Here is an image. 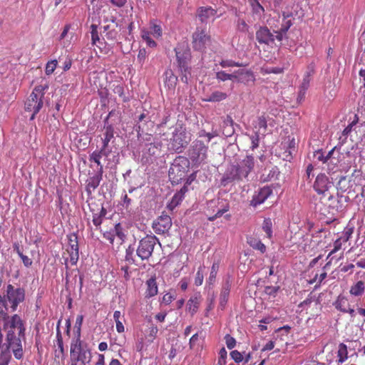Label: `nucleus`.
I'll return each instance as SVG.
<instances>
[{"mask_svg":"<svg viewBox=\"0 0 365 365\" xmlns=\"http://www.w3.org/2000/svg\"><path fill=\"white\" fill-rule=\"evenodd\" d=\"M112 112H110L108 114V116L105 120V133H104V138L103 140V147L101 148L104 150L107 148L108 146V143L110 141V140L113 138L114 135V130L111 125H109L108 123V118L111 115Z\"/></svg>","mask_w":365,"mask_h":365,"instance_id":"nucleus-23","label":"nucleus"},{"mask_svg":"<svg viewBox=\"0 0 365 365\" xmlns=\"http://www.w3.org/2000/svg\"><path fill=\"white\" fill-rule=\"evenodd\" d=\"M176 57L178 63V66L182 73L181 80L185 83H188L190 77V68L187 63V54H182L180 51L175 49Z\"/></svg>","mask_w":365,"mask_h":365,"instance_id":"nucleus-12","label":"nucleus"},{"mask_svg":"<svg viewBox=\"0 0 365 365\" xmlns=\"http://www.w3.org/2000/svg\"><path fill=\"white\" fill-rule=\"evenodd\" d=\"M255 81V76L250 71L238 69L235 71V82L247 83Z\"/></svg>","mask_w":365,"mask_h":365,"instance_id":"nucleus-20","label":"nucleus"},{"mask_svg":"<svg viewBox=\"0 0 365 365\" xmlns=\"http://www.w3.org/2000/svg\"><path fill=\"white\" fill-rule=\"evenodd\" d=\"M150 34L153 35L155 38H159L162 36L161 26L156 24L155 21H152L150 25Z\"/></svg>","mask_w":365,"mask_h":365,"instance_id":"nucleus-39","label":"nucleus"},{"mask_svg":"<svg viewBox=\"0 0 365 365\" xmlns=\"http://www.w3.org/2000/svg\"><path fill=\"white\" fill-rule=\"evenodd\" d=\"M309 82H310L309 76L307 75L303 78V81L301 83L299 88L307 91L309 86Z\"/></svg>","mask_w":365,"mask_h":365,"instance_id":"nucleus-61","label":"nucleus"},{"mask_svg":"<svg viewBox=\"0 0 365 365\" xmlns=\"http://www.w3.org/2000/svg\"><path fill=\"white\" fill-rule=\"evenodd\" d=\"M227 352L226 349L222 347L219 351V358L217 364L219 365H225L226 364Z\"/></svg>","mask_w":365,"mask_h":365,"instance_id":"nucleus-49","label":"nucleus"},{"mask_svg":"<svg viewBox=\"0 0 365 365\" xmlns=\"http://www.w3.org/2000/svg\"><path fill=\"white\" fill-rule=\"evenodd\" d=\"M25 289L7 284L2 294H0V312L11 309L12 312L17 310L18 306L25 300Z\"/></svg>","mask_w":365,"mask_h":365,"instance_id":"nucleus-2","label":"nucleus"},{"mask_svg":"<svg viewBox=\"0 0 365 365\" xmlns=\"http://www.w3.org/2000/svg\"><path fill=\"white\" fill-rule=\"evenodd\" d=\"M91 29L92 44L96 46L99 48H101V46L103 45V40L100 38L98 36L97 26L92 24Z\"/></svg>","mask_w":365,"mask_h":365,"instance_id":"nucleus-30","label":"nucleus"},{"mask_svg":"<svg viewBox=\"0 0 365 365\" xmlns=\"http://www.w3.org/2000/svg\"><path fill=\"white\" fill-rule=\"evenodd\" d=\"M101 180L102 178L100 176L94 175L90 178L87 181L86 192L91 195L98 187Z\"/></svg>","mask_w":365,"mask_h":365,"instance_id":"nucleus-24","label":"nucleus"},{"mask_svg":"<svg viewBox=\"0 0 365 365\" xmlns=\"http://www.w3.org/2000/svg\"><path fill=\"white\" fill-rule=\"evenodd\" d=\"M71 365H86L91 361L92 355L87 345L71 344Z\"/></svg>","mask_w":365,"mask_h":365,"instance_id":"nucleus-5","label":"nucleus"},{"mask_svg":"<svg viewBox=\"0 0 365 365\" xmlns=\"http://www.w3.org/2000/svg\"><path fill=\"white\" fill-rule=\"evenodd\" d=\"M108 153L106 152V150H104L103 149H101L100 150H96L94 152H93L91 155H90V161H93L94 163H96L98 165L101 164V158H102V156L105 155V156H108Z\"/></svg>","mask_w":365,"mask_h":365,"instance_id":"nucleus-35","label":"nucleus"},{"mask_svg":"<svg viewBox=\"0 0 365 365\" xmlns=\"http://www.w3.org/2000/svg\"><path fill=\"white\" fill-rule=\"evenodd\" d=\"M45 90L46 87L42 85L36 86L25 102L26 110L32 112L31 120L34 119L36 114L39 112L43 106Z\"/></svg>","mask_w":365,"mask_h":365,"instance_id":"nucleus-4","label":"nucleus"},{"mask_svg":"<svg viewBox=\"0 0 365 365\" xmlns=\"http://www.w3.org/2000/svg\"><path fill=\"white\" fill-rule=\"evenodd\" d=\"M225 343H226L227 347L229 349H233L235 346V345H236V340H235V338H233L232 336H231L229 334H227L225 336Z\"/></svg>","mask_w":365,"mask_h":365,"instance_id":"nucleus-51","label":"nucleus"},{"mask_svg":"<svg viewBox=\"0 0 365 365\" xmlns=\"http://www.w3.org/2000/svg\"><path fill=\"white\" fill-rule=\"evenodd\" d=\"M158 239L154 235H147L142 238L136 249V255L142 260H148L152 255Z\"/></svg>","mask_w":365,"mask_h":365,"instance_id":"nucleus-7","label":"nucleus"},{"mask_svg":"<svg viewBox=\"0 0 365 365\" xmlns=\"http://www.w3.org/2000/svg\"><path fill=\"white\" fill-rule=\"evenodd\" d=\"M189 168V160L183 156L177 157L169 169V178L173 183L178 184L183 180Z\"/></svg>","mask_w":365,"mask_h":365,"instance_id":"nucleus-3","label":"nucleus"},{"mask_svg":"<svg viewBox=\"0 0 365 365\" xmlns=\"http://www.w3.org/2000/svg\"><path fill=\"white\" fill-rule=\"evenodd\" d=\"M230 356L236 363H240L244 359L242 354L237 350L232 351Z\"/></svg>","mask_w":365,"mask_h":365,"instance_id":"nucleus-50","label":"nucleus"},{"mask_svg":"<svg viewBox=\"0 0 365 365\" xmlns=\"http://www.w3.org/2000/svg\"><path fill=\"white\" fill-rule=\"evenodd\" d=\"M219 268V262H215L211 267L210 273L206 282L207 284H209V285H212L215 283Z\"/></svg>","mask_w":365,"mask_h":365,"instance_id":"nucleus-33","label":"nucleus"},{"mask_svg":"<svg viewBox=\"0 0 365 365\" xmlns=\"http://www.w3.org/2000/svg\"><path fill=\"white\" fill-rule=\"evenodd\" d=\"M19 256L21 259L23 264L26 267H29L32 265L33 261L28 256L24 255L23 253L20 254Z\"/></svg>","mask_w":365,"mask_h":365,"instance_id":"nucleus-56","label":"nucleus"},{"mask_svg":"<svg viewBox=\"0 0 365 365\" xmlns=\"http://www.w3.org/2000/svg\"><path fill=\"white\" fill-rule=\"evenodd\" d=\"M172 226V220L170 216L167 215L160 216L153 223V229L158 235L167 232Z\"/></svg>","mask_w":365,"mask_h":365,"instance_id":"nucleus-13","label":"nucleus"},{"mask_svg":"<svg viewBox=\"0 0 365 365\" xmlns=\"http://www.w3.org/2000/svg\"><path fill=\"white\" fill-rule=\"evenodd\" d=\"M0 330L6 333V341L10 345L20 349L22 340L25 339L26 327L25 322L17 314L9 315L6 312H0Z\"/></svg>","mask_w":365,"mask_h":365,"instance_id":"nucleus-1","label":"nucleus"},{"mask_svg":"<svg viewBox=\"0 0 365 365\" xmlns=\"http://www.w3.org/2000/svg\"><path fill=\"white\" fill-rule=\"evenodd\" d=\"M210 41V38L204 30L197 31L192 35V44L196 50L203 49Z\"/></svg>","mask_w":365,"mask_h":365,"instance_id":"nucleus-15","label":"nucleus"},{"mask_svg":"<svg viewBox=\"0 0 365 365\" xmlns=\"http://www.w3.org/2000/svg\"><path fill=\"white\" fill-rule=\"evenodd\" d=\"M141 37L146 42L147 45L150 47H155L157 43L155 41H153L151 37L150 32L147 30H142L141 31Z\"/></svg>","mask_w":365,"mask_h":365,"instance_id":"nucleus-41","label":"nucleus"},{"mask_svg":"<svg viewBox=\"0 0 365 365\" xmlns=\"http://www.w3.org/2000/svg\"><path fill=\"white\" fill-rule=\"evenodd\" d=\"M16 349L11 346L9 342L3 343V334L0 330V362L9 364L11 359V351L16 359H22L24 356L22 344H20L19 350L16 351Z\"/></svg>","mask_w":365,"mask_h":365,"instance_id":"nucleus-8","label":"nucleus"},{"mask_svg":"<svg viewBox=\"0 0 365 365\" xmlns=\"http://www.w3.org/2000/svg\"><path fill=\"white\" fill-rule=\"evenodd\" d=\"M227 95L222 91H216L207 96L204 101L207 102H219L225 100Z\"/></svg>","mask_w":365,"mask_h":365,"instance_id":"nucleus-32","label":"nucleus"},{"mask_svg":"<svg viewBox=\"0 0 365 365\" xmlns=\"http://www.w3.org/2000/svg\"><path fill=\"white\" fill-rule=\"evenodd\" d=\"M352 232H353V230L351 228H347L344 231L343 236L341 237L339 239H341L344 242H347L349 240V239L350 238Z\"/></svg>","mask_w":365,"mask_h":365,"instance_id":"nucleus-60","label":"nucleus"},{"mask_svg":"<svg viewBox=\"0 0 365 365\" xmlns=\"http://www.w3.org/2000/svg\"><path fill=\"white\" fill-rule=\"evenodd\" d=\"M111 231L114 232L115 237L117 236L121 240L124 239L125 234L120 223L116 224Z\"/></svg>","mask_w":365,"mask_h":365,"instance_id":"nucleus-46","label":"nucleus"},{"mask_svg":"<svg viewBox=\"0 0 365 365\" xmlns=\"http://www.w3.org/2000/svg\"><path fill=\"white\" fill-rule=\"evenodd\" d=\"M57 66V61L53 60L48 61L46 63L45 72L47 75H50L53 73L54 70L56 69Z\"/></svg>","mask_w":365,"mask_h":365,"instance_id":"nucleus-48","label":"nucleus"},{"mask_svg":"<svg viewBox=\"0 0 365 365\" xmlns=\"http://www.w3.org/2000/svg\"><path fill=\"white\" fill-rule=\"evenodd\" d=\"M365 292V282L360 280L353 284L349 290L351 295L354 297L361 296Z\"/></svg>","mask_w":365,"mask_h":365,"instance_id":"nucleus-26","label":"nucleus"},{"mask_svg":"<svg viewBox=\"0 0 365 365\" xmlns=\"http://www.w3.org/2000/svg\"><path fill=\"white\" fill-rule=\"evenodd\" d=\"M218 200H212L208 202L207 215L210 221H213L215 219L221 217L225 212L228 210L227 205H220Z\"/></svg>","mask_w":365,"mask_h":365,"instance_id":"nucleus-11","label":"nucleus"},{"mask_svg":"<svg viewBox=\"0 0 365 365\" xmlns=\"http://www.w3.org/2000/svg\"><path fill=\"white\" fill-rule=\"evenodd\" d=\"M254 128L256 130L255 133H259L260 130L262 128L266 130L267 128V120L264 116L262 115L258 117L255 120L253 121Z\"/></svg>","mask_w":365,"mask_h":365,"instance_id":"nucleus-34","label":"nucleus"},{"mask_svg":"<svg viewBox=\"0 0 365 365\" xmlns=\"http://www.w3.org/2000/svg\"><path fill=\"white\" fill-rule=\"evenodd\" d=\"M327 277V272H323L319 275L318 274H316L314 277L310 280L309 283L313 284L314 282H317L319 284H321L322 282Z\"/></svg>","mask_w":365,"mask_h":365,"instance_id":"nucleus-54","label":"nucleus"},{"mask_svg":"<svg viewBox=\"0 0 365 365\" xmlns=\"http://www.w3.org/2000/svg\"><path fill=\"white\" fill-rule=\"evenodd\" d=\"M106 214V210L102 207L101 212L99 213H95L93 215V223L95 226L99 227L103 222V218L105 217Z\"/></svg>","mask_w":365,"mask_h":365,"instance_id":"nucleus-40","label":"nucleus"},{"mask_svg":"<svg viewBox=\"0 0 365 365\" xmlns=\"http://www.w3.org/2000/svg\"><path fill=\"white\" fill-rule=\"evenodd\" d=\"M199 304L200 301L197 297H192L188 300L187 307L192 315L197 312Z\"/></svg>","mask_w":365,"mask_h":365,"instance_id":"nucleus-36","label":"nucleus"},{"mask_svg":"<svg viewBox=\"0 0 365 365\" xmlns=\"http://www.w3.org/2000/svg\"><path fill=\"white\" fill-rule=\"evenodd\" d=\"M254 165V158L252 155H247L237 165L244 177L247 178L252 170Z\"/></svg>","mask_w":365,"mask_h":365,"instance_id":"nucleus-22","label":"nucleus"},{"mask_svg":"<svg viewBox=\"0 0 365 365\" xmlns=\"http://www.w3.org/2000/svg\"><path fill=\"white\" fill-rule=\"evenodd\" d=\"M216 78L220 81L230 80L235 83V71L232 73H227L224 71H217L216 73Z\"/></svg>","mask_w":365,"mask_h":365,"instance_id":"nucleus-37","label":"nucleus"},{"mask_svg":"<svg viewBox=\"0 0 365 365\" xmlns=\"http://www.w3.org/2000/svg\"><path fill=\"white\" fill-rule=\"evenodd\" d=\"M247 243L253 249L259 250L262 253H264L266 251V246L259 239L249 237L247 238Z\"/></svg>","mask_w":365,"mask_h":365,"instance_id":"nucleus-31","label":"nucleus"},{"mask_svg":"<svg viewBox=\"0 0 365 365\" xmlns=\"http://www.w3.org/2000/svg\"><path fill=\"white\" fill-rule=\"evenodd\" d=\"M341 247V239H337L334 243V249L332 250V251L329 254V257L331 255H332L333 253H335L336 252L339 251Z\"/></svg>","mask_w":365,"mask_h":365,"instance_id":"nucleus-63","label":"nucleus"},{"mask_svg":"<svg viewBox=\"0 0 365 365\" xmlns=\"http://www.w3.org/2000/svg\"><path fill=\"white\" fill-rule=\"evenodd\" d=\"M244 178L245 177L242 174L239 166L232 165L227 168V171L225 172L222 178V182L225 184H226L235 180H240Z\"/></svg>","mask_w":365,"mask_h":365,"instance_id":"nucleus-17","label":"nucleus"},{"mask_svg":"<svg viewBox=\"0 0 365 365\" xmlns=\"http://www.w3.org/2000/svg\"><path fill=\"white\" fill-rule=\"evenodd\" d=\"M314 157L319 160L322 161L323 163L326 164L327 162V155L324 156L322 150H317L315 154Z\"/></svg>","mask_w":365,"mask_h":365,"instance_id":"nucleus-64","label":"nucleus"},{"mask_svg":"<svg viewBox=\"0 0 365 365\" xmlns=\"http://www.w3.org/2000/svg\"><path fill=\"white\" fill-rule=\"evenodd\" d=\"M272 195V189L269 186H264L255 192L250 201V205L256 207L262 204L270 195Z\"/></svg>","mask_w":365,"mask_h":365,"instance_id":"nucleus-16","label":"nucleus"},{"mask_svg":"<svg viewBox=\"0 0 365 365\" xmlns=\"http://www.w3.org/2000/svg\"><path fill=\"white\" fill-rule=\"evenodd\" d=\"M348 359V350L347 346L344 343L339 344L337 350V360L338 364H343Z\"/></svg>","mask_w":365,"mask_h":365,"instance_id":"nucleus-25","label":"nucleus"},{"mask_svg":"<svg viewBox=\"0 0 365 365\" xmlns=\"http://www.w3.org/2000/svg\"><path fill=\"white\" fill-rule=\"evenodd\" d=\"M103 237L108 240L110 243L113 244L115 239V234L110 230V231L103 233Z\"/></svg>","mask_w":365,"mask_h":365,"instance_id":"nucleus-62","label":"nucleus"},{"mask_svg":"<svg viewBox=\"0 0 365 365\" xmlns=\"http://www.w3.org/2000/svg\"><path fill=\"white\" fill-rule=\"evenodd\" d=\"M208 147L201 140H195L189 149V157L195 165H200L205 162Z\"/></svg>","mask_w":365,"mask_h":365,"instance_id":"nucleus-9","label":"nucleus"},{"mask_svg":"<svg viewBox=\"0 0 365 365\" xmlns=\"http://www.w3.org/2000/svg\"><path fill=\"white\" fill-rule=\"evenodd\" d=\"M75 329V334L76 336L72 339L71 344H82V341L81 340V327H74Z\"/></svg>","mask_w":365,"mask_h":365,"instance_id":"nucleus-57","label":"nucleus"},{"mask_svg":"<svg viewBox=\"0 0 365 365\" xmlns=\"http://www.w3.org/2000/svg\"><path fill=\"white\" fill-rule=\"evenodd\" d=\"M204 279V274H203V267H200L198 268L195 277V284L196 286H200Z\"/></svg>","mask_w":365,"mask_h":365,"instance_id":"nucleus-44","label":"nucleus"},{"mask_svg":"<svg viewBox=\"0 0 365 365\" xmlns=\"http://www.w3.org/2000/svg\"><path fill=\"white\" fill-rule=\"evenodd\" d=\"M272 226L273 223L270 218H265L262 224V230L266 233L268 238L272 237Z\"/></svg>","mask_w":365,"mask_h":365,"instance_id":"nucleus-38","label":"nucleus"},{"mask_svg":"<svg viewBox=\"0 0 365 365\" xmlns=\"http://www.w3.org/2000/svg\"><path fill=\"white\" fill-rule=\"evenodd\" d=\"M250 4L255 14L260 15L264 12V9L263 6L257 0H251Z\"/></svg>","mask_w":365,"mask_h":365,"instance_id":"nucleus-43","label":"nucleus"},{"mask_svg":"<svg viewBox=\"0 0 365 365\" xmlns=\"http://www.w3.org/2000/svg\"><path fill=\"white\" fill-rule=\"evenodd\" d=\"M133 252H134V247H132L131 246H129L125 252V259L130 264H132L135 262V260L133 258Z\"/></svg>","mask_w":365,"mask_h":365,"instance_id":"nucleus-45","label":"nucleus"},{"mask_svg":"<svg viewBox=\"0 0 365 365\" xmlns=\"http://www.w3.org/2000/svg\"><path fill=\"white\" fill-rule=\"evenodd\" d=\"M66 251L69 255L71 264L75 265L79 258L78 245H68Z\"/></svg>","mask_w":365,"mask_h":365,"instance_id":"nucleus-27","label":"nucleus"},{"mask_svg":"<svg viewBox=\"0 0 365 365\" xmlns=\"http://www.w3.org/2000/svg\"><path fill=\"white\" fill-rule=\"evenodd\" d=\"M158 329L155 326H152L150 327L149 330V334L148 336V340L150 342H153L154 339L156 337V335L158 334Z\"/></svg>","mask_w":365,"mask_h":365,"instance_id":"nucleus-53","label":"nucleus"},{"mask_svg":"<svg viewBox=\"0 0 365 365\" xmlns=\"http://www.w3.org/2000/svg\"><path fill=\"white\" fill-rule=\"evenodd\" d=\"M146 297H152L158 294V286L155 279L151 278L147 281Z\"/></svg>","mask_w":365,"mask_h":365,"instance_id":"nucleus-29","label":"nucleus"},{"mask_svg":"<svg viewBox=\"0 0 365 365\" xmlns=\"http://www.w3.org/2000/svg\"><path fill=\"white\" fill-rule=\"evenodd\" d=\"M251 140V148L252 150L257 148L259 146V133H255L254 135L250 136Z\"/></svg>","mask_w":365,"mask_h":365,"instance_id":"nucleus-52","label":"nucleus"},{"mask_svg":"<svg viewBox=\"0 0 365 365\" xmlns=\"http://www.w3.org/2000/svg\"><path fill=\"white\" fill-rule=\"evenodd\" d=\"M290 16L291 15H289V14L285 15L284 13L283 14V17L284 18H283V21H282L280 30H282V32H284V33H287V31L289 30V29L292 25V20L291 19H287V18H289Z\"/></svg>","mask_w":365,"mask_h":365,"instance_id":"nucleus-42","label":"nucleus"},{"mask_svg":"<svg viewBox=\"0 0 365 365\" xmlns=\"http://www.w3.org/2000/svg\"><path fill=\"white\" fill-rule=\"evenodd\" d=\"M333 184L324 174L317 175L314 184L315 191L319 195H326Z\"/></svg>","mask_w":365,"mask_h":365,"instance_id":"nucleus-14","label":"nucleus"},{"mask_svg":"<svg viewBox=\"0 0 365 365\" xmlns=\"http://www.w3.org/2000/svg\"><path fill=\"white\" fill-rule=\"evenodd\" d=\"M231 288V282L227 279L222 284V290L219 299V307L224 309L229 299Z\"/></svg>","mask_w":365,"mask_h":365,"instance_id":"nucleus-21","label":"nucleus"},{"mask_svg":"<svg viewBox=\"0 0 365 365\" xmlns=\"http://www.w3.org/2000/svg\"><path fill=\"white\" fill-rule=\"evenodd\" d=\"M68 245H78V237L76 233H71L67 236Z\"/></svg>","mask_w":365,"mask_h":365,"instance_id":"nucleus-59","label":"nucleus"},{"mask_svg":"<svg viewBox=\"0 0 365 365\" xmlns=\"http://www.w3.org/2000/svg\"><path fill=\"white\" fill-rule=\"evenodd\" d=\"M336 153V148L331 149L327 154V162L326 164L327 165V170L329 172L335 173L339 168V169L345 173L348 172L351 168V161L342 162L340 159V156L337 157L334 156Z\"/></svg>","mask_w":365,"mask_h":365,"instance_id":"nucleus-10","label":"nucleus"},{"mask_svg":"<svg viewBox=\"0 0 365 365\" xmlns=\"http://www.w3.org/2000/svg\"><path fill=\"white\" fill-rule=\"evenodd\" d=\"M237 28L240 31L247 32L249 31L250 26L244 19H238L237 22Z\"/></svg>","mask_w":365,"mask_h":365,"instance_id":"nucleus-47","label":"nucleus"},{"mask_svg":"<svg viewBox=\"0 0 365 365\" xmlns=\"http://www.w3.org/2000/svg\"><path fill=\"white\" fill-rule=\"evenodd\" d=\"M334 306L336 309L344 313L350 304L349 303L348 299L346 297L339 295L334 302Z\"/></svg>","mask_w":365,"mask_h":365,"instance_id":"nucleus-28","label":"nucleus"},{"mask_svg":"<svg viewBox=\"0 0 365 365\" xmlns=\"http://www.w3.org/2000/svg\"><path fill=\"white\" fill-rule=\"evenodd\" d=\"M183 198H184L183 192H178L173 197L172 203H173V204L177 205L178 204H179L182 200Z\"/></svg>","mask_w":365,"mask_h":365,"instance_id":"nucleus-58","label":"nucleus"},{"mask_svg":"<svg viewBox=\"0 0 365 365\" xmlns=\"http://www.w3.org/2000/svg\"><path fill=\"white\" fill-rule=\"evenodd\" d=\"M217 11L210 6L201 7L198 9L197 16L202 23L213 21L215 19Z\"/></svg>","mask_w":365,"mask_h":365,"instance_id":"nucleus-19","label":"nucleus"},{"mask_svg":"<svg viewBox=\"0 0 365 365\" xmlns=\"http://www.w3.org/2000/svg\"><path fill=\"white\" fill-rule=\"evenodd\" d=\"M256 38L259 43L269 44L274 41V34L266 26H261L256 32Z\"/></svg>","mask_w":365,"mask_h":365,"instance_id":"nucleus-18","label":"nucleus"},{"mask_svg":"<svg viewBox=\"0 0 365 365\" xmlns=\"http://www.w3.org/2000/svg\"><path fill=\"white\" fill-rule=\"evenodd\" d=\"M220 65L223 68L227 67H233V66H240L241 64L239 63H236L232 60H223L220 63Z\"/></svg>","mask_w":365,"mask_h":365,"instance_id":"nucleus-55","label":"nucleus"},{"mask_svg":"<svg viewBox=\"0 0 365 365\" xmlns=\"http://www.w3.org/2000/svg\"><path fill=\"white\" fill-rule=\"evenodd\" d=\"M191 140L190 135L182 126L175 129L170 141V148L176 153H180L187 147Z\"/></svg>","mask_w":365,"mask_h":365,"instance_id":"nucleus-6","label":"nucleus"}]
</instances>
